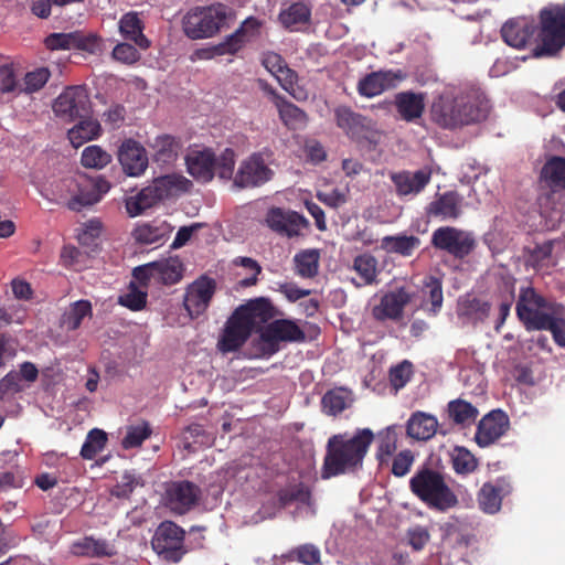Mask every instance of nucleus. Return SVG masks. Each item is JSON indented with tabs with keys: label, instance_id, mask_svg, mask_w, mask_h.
<instances>
[{
	"label": "nucleus",
	"instance_id": "54",
	"mask_svg": "<svg viewBox=\"0 0 565 565\" xmlns=\"http://www.w3.org/2000/svg\"><path fill=\"white\" fill-rule=\"evenodd\" d=\"M147 290H141L135 281H130L126 294L119 296L118 302L132 310L139 311L147 305Z\"/></svg>",
	"mask_w": 565,
	"mask_h": 565
},
{
	"label": "nucleus",
	"instance_id": "17",
	"mask_svg": "<svg viewBox=\"0 0 565 565\" xmlns=\"http://www.w3.org/2000/svg\"><path fill=\"white\" fill-rule=\"evenodd\" d=\"M252 332V324L235 309L225 323L217 348L223 353L237 351L245 344Z\"/></svg>",
	"mask_w": 565,
	"mask_h": 565
},
{
	"label": "nucleus",
	"instance_id": "3",
	"mask_svg": "<svg viewBox=\"0 0 565 565\" xmlns=\"http://www.w3.org/2000/svg\"><path fill=\"white\" fill-rule=\"evenodd\" d=\"M412 493L429 509L446 512L458 504V497L440 471L423 466L409 479Z\"/></svg>",
	"mask_w": 565,
	"mask_h": 565
},
{
	"label": "nucleus",
	"instance_id": "18",
	"mask_svg": "<svg viewBox=\"0 0 565 565\" xmlns=\"http://www.w3.org/2000/svg\"><path fill=\"white\" fill-rule=\"evenodd\" d=\"M201 494L200 487L191 481H172L166 489L167 505L173 512L184 514L198 504Z\"/></svg>",
	"mask_w": 565,
	"mask_h": 565
},
{
	"label": "nucleus",
	"instance_id": "31",
	"mask_svg": "<svg viewBox=\"0 0 565 565\" xmlns=\"http://www.w3.org/2000/svg\"><path fill=\"white\" fill-rule=\"evenodd\" d=\"M118 28L125 40L134 42L141 50L150 47V41L143 34L145 24L137 12L125 13L119 20Z\"/></svg>",
	"mask_w": 565,
	"mask_h": 565
},
{
	"label": "nucleus",
	"instance_id": "57",
	"mask_svg": "<svg viewBox=\"0 0 565 565\" xmlns=\"http://www.w3.org/2000/svg\"><path fill=\"white\" fill-rule=\"evenodd\" d=\"M152 430L148 423H142L141 425L130 426L127 428L126 436L121 441V446L125 449L137 448L142 445V443L150 437Z\"/></svg>",
	"mask_w": 565,
	"mask_h": 565
},
{
	"label": "nucleus",
	"instance_id": "58",
	"mask_svg": "<svg viewBox=\"0 0 565 565\" xmlns=\"http://www.w3.org/2000/svg\"><path fill=\"white\" fill-rule=\"evenodd\" d=\"M235 157V151L232 148L224 149L218 158L215 156V174H217L218 178L223 180L233 178Z\"/></svg>",
	"mask_w": 565,
	"mask_h": 565
},
{
	"label": "nucleus",
	"instance_id": "13",
	"mask_svg": "<svg viewBox=\"0 0 565 565\" xmlns=\"http://www.w3.org/2000/svg\"><path fill=\"white\" fill-rule=\"evenodd\" d=\"M184 536L185 531L174 522H162L153 536L152 547L164 559L178 563L185 553L183 548Z\"/></svg>",
	"mask_w": 565,
	"mask_h": 565
},
{
	"label": "nucleus",
	"instance_id": "1",
	"mask_svg": "<svg viewBox=\"0 0 565 565\" xmlns=\"http://www.w3.org/2000/svg\"><path fill=\"white\" fill-rule=\"evenodd\" d=\"M489 102L477 90L445 89L434 97L430 118L443 129L455 130L484 120Z\"/></svg>",
	"mask_w": 565,
	"mask_h": 565
},
{
	"label": "nucleus",
	"instance_id": "11",
	"mask_svg": "<svg viewBox=\"0 0 565 565\" xmlns=\"http://www.w3.org/2000/svg\"><path fill=\"white\" fill-rule=\"evenodd\" d=\"M265 152H254L244 159L233 178V184L238 189L258 188L270 181L274 171L267 162Z\"/></svg>",
	"mask_w": 565,
	"mask_h": 565
},
{
	"label": "nucleus",
	"instance_id": "49",
	"mask_svg": "<svg viewBox=\"0 0 565 565\" xmlns=\"http://www.w3.org/2000/svg\"><path fill=\"white\" fill-rule=\"evenodd\" d=\"M348 392L343 388L328 391L321 399L322 411L331 416H337L348 407Z\"/></svg>",
	"mask_w": 565,
	"mask_h": 565
},
{
	"label": "nucleus",
	"instance_id": "20",
	"mask_svg": "<svg viewBox=\"0 0 565 565\" xmlns=\"http://www.w3.org/2000/svg\"><path fill=\"white\" fill-rule=\"evenodd\" d=\"M214 279L202 276L194 280L185 290L183 305L192 318L201 316L209 308L215 294Z\"/></svg>",
	"mask_w": 565,
	"mask_h": 565
},
{
	"label": "nucleus",
	"instance_id": "35",
	"mask_svg": "<svg viewBox=\"0 0 565 565\" xmlns=\"http://www.w3.org/2000/svg\"><path fill=\"white\" fill-rule=\"evenodd\" d=\"M153 263L156 284L171 286L178 284L184 273V265L179 257L162 258Z\"/></svg>",
	"mask_w": 565,
	"mask_h": 565
},
{
	"label": "nucleus",
	"instance_id": "38",
	"mask_svg": "<svg viewBox=\"0 0 565 565\" xmlns=\"http://www.w3.org/2000/svg\"><path fill=\"white\" fill-rule=\"evenodd\" d=\"M151 147L154 151L153 160L157 163L171 164L178 159L182 143L171 135H161L156 137Z\"/></svg>",
	"mask_w": 565,
	"mask_h": 565
},
{
	"label": "nucleus",
	"instance_id": "30",
	"mask_svg": "<svg viewBox=\"0 0 565 565\" xmlns=\"http://www.w3.org/2000/svg\"><path fill=\"white\" fill-rule=\"evenodd\" d=\"M535 25L525 19L510 20L501 29L503 41L515 49H523L533 38Z\"/></svg>",
	"mask_w": 565,
	"mask_h": 565
},
{
	"label": "nucleus",
	"instance_id": "24",
	"mask_svg": "<svg viewBox=\"0 0 565 565\" xmlns=\"http://www.w3.org/2000/svg\"><path fill=\"white\" fill-rule=\"evenodd\" d=\"M118 160L124 172L129 177H139L148 168V156L142 145L134 139H126L119 150Z\"/></svg>",
	"mask_w": 565,
	"mask_h": 565
},
{
	"label": "nucleus",
	"instance_id": "32",
	"mask_svg": "<svg viewBox=\"0 0 565 565\" xmlns=\"http://www.w3.org/2000/svg\"><path fill=\"white\" fill-rule=\"evenodd\" d=\"M236 310L247 319L254 330L257 323H269L275 317V308L269 299L257 298L242 305Z\"/></svg>",
	"mask_w": 565,
	"mask_h": 565
},
{
	"label": "nucleus",
	"instance_id": "28",
	"mask_svg": "<svg viewBox=\"0 0 565 565\" xmlns=\"http://www.w3.org/2000/svg\"><path fill=\"white\" fill-rule=\"evenodd\" d=\"M438 426L436 416L416 411L406 422V435L416 441H428L437 434Z\"/></svg>",
	"mask_w": 565,
	"mask_h": 565
},
{
	"label": "nucleus",
	"instance_id": "40",
	"mask_svg": "<svg viewBox=\"0 0 565 565\" xmlns=\"http://www.w3.org/2000/svg\"><path fill=\"white\" fill-rule=\"evenodd\" d=\"M420 239L415 235H387L381 239V248L390 254L409 257L419 247Z\"/></svg>",
	"mask_w": 565,
	"mask_h": 565
},
{
	"label": "nucleus",
	"instance_id": "21",
	"mask_svg": "<svg viewBox=\"0 0 565 565\" xmlns=\"http://www.w3.org/2000/svg\"><path fill=\"white\" fill-rule=\"evenodd\" d=\"M509 425V417L503 411H491L479 422L475 440L478 446L488 447L505 434Z\"/></svg>",
	"mask_w": 565,
	"mask_h": 565
},
{
	"label": "nucleus",
	"instance_id": "44",
	"mask_svg": "<svg viewBox=\"0 0 565 565\" xmlns=\"http://www.w3.org/2000/svg\"><path fill=\"white\" fill-rule=\"evenodd\" d=\"M277 499L281 508L290 505L294 502L310 505L312 500L311 490L302 482L279 489L277 491Z\"/></svg>",
	"mask_w": 565,
	"mask_h": 565
},
{
	"label": "nucleus",
	"instance_id": "56",
	"mask_svg": "<svg viewBox=\"0 0 565 565\" xmlns=\"http://www.w3.org/2000/svg\"><path fill=\"white\" fill-rule=\"evenodd\" d=\"M289 558L303 565H317L320 564L321 553L316 545L306 543L292 548Z\"/></svg>",
	"mask_w": 565,
	"mask_h": 565
},
{
	"label": "nucleus",
	"instance_id": "39",
	"mask_svg": "<svg viewBox=\"0 0 565 565\" xmlns=\"http://www.w3.org/2000/svg\"><path fill=\"white\" fill-rule=\"evenodd\" d=\"M377 265V259L373 255L369 253L358 255L353 259V269L359 275L360 281L352 279V282L359 288L376 285L379 282L377 275L380 273Z\"/></svg>",
	"mask_w": 565,
	"mask_h": 565
},
{
	"label": "nucleus",
	"instance_id": "15",
	"mask_svg": "<svg viewBox=\"0 0 565 565\" xmlns=\"http://www.w3.org/2000/svg\"><path fill=\"white\" fill-rule=\"evenodd\" d=\"M266 225L276 234L295 238L309 227V221L300 213L281 207H270L265 217Z\"/></svg>",
	"mask_w": 565,
	"mask_h": 565
},
{
	"label": "nucleus",
	"instance_id": "43",
	"mask_svg": "<svg viewBox=\"0 0 565 565\" xmlns=\"http://www.w3.org/2000/svg\"><path fill=\"white\" fill-rule=\"evenodd\" d=\"M172 227L167 222H152L139 225L134 231V237L142 244H156L164 241Z\"/></svg>",
	"mask_w": 565,
	"mask_h": 565
},
{
	"label": "nucleus",
	"instance_id": "23",
	"mask_svg": "<svg viewBox=\"0 0 565 565\" xmlns=\"http://www.w3.org/2000/svg\"><path fill=\"white\" fill-rule=\"evenodd\" d=\"M411 295L405 288L384 294L380 302L372 308V316L376 321L384 322L386 320H399L403 316L404 308L409 303Z\"/></svg>",
	"mask_w": 565,
	"mask_h": 565
},
{
	"label": "nucleus",
	"instance_id": "9",
	"mask_svg": "<svg viewBox=\"0 0 565 565\" xmlns=\"http://www.w3.org/2000/svg\"><path fill=\"white\" fill-rule=\"evenodd\" d=\"M430 244L434 248L443 250L456 259L469 256L477 246L473 235L454 226H440L431 234Z\"/></svg>",
	"mask_w": 565,
	"mask_h": 565
},
{
	"label": "nucleus",
	"instance_id": "61",
	"mask_svg": "<svg viewBox=\"0 0 565 565\" xmlns=\"http://www.w3.org/2000/svg\"><path fill=\"white\" fill-rule=\"evenodd\" d=\"M51 72L47 67H39L32 72H28L24 76V90L34 93L40 90L50 79Z\"/></svg>",
	"mask_w": 565,
	"mask_h": 565
},
{
	"label": "nucleus",
	"instance_id": "27",
	"mask_svg": "<svg viewBox=\"0 0 565 565\" xmlns=\"http://www.w3.org/2000/svg\"><path fill=\"white\" fill-rule=\"evenodd\" d=\"M511 491L512 486L505 478H499L494 482H486L478 493L480 509L490 514L498 512L503 497L510 494Z\"/></svg>",
	"mask_w": 565,
	"mask_h": 565
},
{
	"label": "nucleus",
	"instance_id": "19",
	"mask_svg": "<svg viewBox=\"0 0 565 565\" xmlns=\"http://www.w3.org/2000/svg\"><path fill=\"white\" fill-rule=\"evenodd\" d=\"M405 78L406 73L402 70L371 72L359 81L356 89L361 96L372 98L395 88Z\"/></svg>",
	"mask_w": 565,
	"mask_h": 565
},
{
	"label": "nucleus",
	"instance_id": "14",
	"mask_svg": "<svg viewBox=\"0 0 565 565\" xmlns=\"http://www.w3.org/2000/svg\"><path fill=\"white\" fill-rule=\"evenodd\" d=\"M44 45L50 51L81 50L90 54H97L103 50V40L96 34L74 31L70 33H51L44 39Z\"/></svg>",
	"mask_w": 565,
	"mask_h": 565
},
{
	"label": "nucleus",
	"instance_id": "36",
	"mask_svg": "<svg viewBox=\"0 0 565 565\" xmlns=\"http://www.w3.org/2000/svg\"><path fill=\"white\" fill-rule=\"evenodd\" d=\"M275 96V105L278 109L279 118L289 129H299L308 122L307 114L297 105L287 100L285 97L277 95L275 90H270Z\"/></svg>",
	"mask_w": 565,
	"mask_h": 565
},
{
	"label": "nucleus",
	"instance_id": "52",
	"mask_svg": "<svg viewBox=\"0 0 565 565\" xmlns=\"http://www.w3.org/2000/svg\"><path fill=\"white\" fill-rule=\"evenodd\" d=\"M81 162L85 168L103 169L111 162V154L100 146L93 145L83 150Z\"/></svg>",
	"mask_w": 565,
	"mask_h": 565
},
{
	"label": "nucleus",
	"instance_id": "6",
	"mask_svg": "<svg viewBox=\"0 0 565 565\" xmlns=\"http://www.w3.org/2000/svg\"><path fill=\"white\" fill-rule=\"evenodd\" d=\"M226 19L227 9L223 4L196 7L183 17L182 29L191 40L207 39L221 31Z\"/></svg>",
	"mask_w": 565,
	"mask_h": 565
},
{
	"label": "nucleus",
	"instance_id": "63",
	"mask_svg": "<svg viewBox=\"0 0 565 565\" xmlns=\"http://www.w3.org/2000/svg\"><path fill=\"white\" fill-rule=\"evenodd\" d=\"M407 544L415 552L423 551L427 543L430 541V533L427 527L423 525H415L406 532Z\"/></svg>",
	"mask_w": 565,
	"mask_h": 565
},
{
	"label": "nucleus",
	"instance_id": "47",
	"mask_svg": "<svg viewBox=\"0 0 565 565\" xmlns=\"http://www.w3.org/2000/svg\"><path fill=\"white\" fill-rule=\"evenodd\" d=\"M459 307L461 315L475 322H483L491 310L489 301L476 297L462 300Z\"/></svg>",
	"mask_w": 565,
	"mask_h": 565
},
{
	"label": "nucleus",
	"instance_id": "50",
	"mask_svg": "<svg viewBox=\"0 0 565 565\" xmlns=\"http://www.w3.org/2000/svg\"><path fill=\"white\" fill-rule=\"evenodd\" d=\"M297 274L303 278H312L318 274L319 253L315 249L302 250L295 256Z\"/></svg>",
	"mask_w": 565,
	"mask_h": 565
},
{
	"label": "nucleus",
	"instance_id": "45",
	"mask_svg": "<svg viewBox=\"0 0 565 565\" xmlns=\"http://www.w3.org/2000/svg\"><path fill=\"white\" fill-rule=\"evenodd\" d=\"M379 446L376 450V459L380 466L388 463L390 458L397 449L398 435L395 426H388L377 434Z\"/></svg>",
	"mask_w": 565,
	"mask_h": 565
},
{
	"label": "nucleus",
	"instance_id": "33",
	"mask_svg": "<svg viewBox=\"0 0 565 565\" xmlns=\"http://www.w3.org/2000/svg\"><path fill=\"white\" fill-rule=\"evenodd\" d=\"M540 182L552 192L565 190V158H550L541 170Z\"/></svg>",
	"mask_w": 565,
	"mask_h": 565
},
{
	"label": "nucleus",
	"instance_id": "62",
	"mask_svg": "<svg viewBox=\"0 0 565 565\" xmlns=\"http://www.w3.org/2000/svg\"><path fill=\"white\" fill-rule=\"evenodd\" d=\"M415 461V455L411 449H404L399 451L392 460L391 472L395 477H404L409 471Z\"/></svg>",
	"mask_w": 565,
	"mask_h": 565
},
{
	"label": "nucleus",
	"instance_id": "25",
	"mask_svg": "<svg viewBox=\"0 0 565 565\" xmlns=\"http://www.w3.org/2000/svg\"><path fill=\"white\" fill-rule=\"evenodd\" d=\"M430 169H420L415 172L404 170L391 174V181L399 196L419 194L430 182Z\"/></svg>",
	"mask_w": 565,
	"mask_h": 565
},
{
	"label": "nucleus",
	"instance_id": "10",
	"mask_svg": "<svg viewBox=\"0 0 565 565\" xmlns=\"http://www.w3.org/2000/svg\"><path fill=\"white\" fill-rule=\"evenodd\" d=\"M53 111L66 121L87 117L92 111L87 88L84 85L66 87L54 100Z\"/></svg>",
	"mask_w": 565,
	"mask_h": 565
},
{
	"label": "nucleus",
	"instance_id": "8",
	"mask_svg": "<svg viewBox=\"0 0 565 565\" xmlns=\"http://www.w3.org/2000/svg\"><path fill=\"white\" fill-rule=\"evenodd\" d=\"M259 341L265 354L273 355L280 349V343H301L306 341L305 331L295 320L276 319L260 331Z\"/></svg>",
	"mask_w": 565,
	"mask_h": 565
},
{
	"label": "nucleus",
	"instance_id": "29",
	"mask_svg": "<svg viewBox=\"0 0 565 565\" xmlns=\"http://www.w3.org/2000/svg\"><path fill=\"white\" fill-rule=\"evenodd\" d=\"M425 99V93L406 90L395 95L394 105L403 120L413 122L423 116L426 105Z\"/></svg>",
	"mask_w": 565,
	"mask_h": 565
},
{
	"label": "nucleus",
	"instance_id": "12",
	"mask_svg": "<svg viewBox=\"0 0 565 565\" xmlns=\"http://www.w3.org/2000/svg\"><path fill=\"white\" fill-rule=\"evenodd\" d=\"M334 119L340 128L351 140L362 143L372 142L375 136V122L359 113L352 110L349 106H338L334 109Z\"/></svg>",
	"mask_w": 565,
	"mask_h": 565
},
{
	"label": "nucleus",
	"instance_id": "22",
	"mask_svg": "<svg viewBox=\"0 0 565 565\" xmlns=\"http://www.w3.org/2000/svg\"><path fill=\"white\" fill-rule=\"evenodd\" d=\"M462 203L463 198L457 191L436 193L426 206V215L440 221H455L462 214Z\"/></svg>",
	"mask_w": 565,
	"mask_h": 565
},
{
	"label": "nucleus",
	"instance_id": "60",
	"mask_svg": "<svg viewBox=\"0 0 565 565\" xmlns=\"http://www.w3.org/2000/svg\"><path fill=\"white\" fill-rule=\"evenodd\" d=\"M182 440L184 448L193 451L195 447L193 445H205L207 444V435L200 424L189 425L182 433Z\"/></svg>",
	"mask_w": 565,
	"mask_h": 565
},
{
	"label": "nucleus",
	"instance_id": "34",
	"mask_svg": "<svg viewBox=\"0 0 565 565\" xmlns=\"http://www.w3.org/2000/svg\"><path fill=\"white\" fill-rule=\"evenodd\" d=\"M311 8L303 1L290 3L278 14L279 23L289 31L299 30V25L310 23Z\"/></svg>",
	"mask_w": 565,
	"mask_h": 565
},
{
	"label": "nucleus",
	"instance_id": "5",
	"mask_svg": "<svg viewBox=\"0 0 565 565\" xmlns=\"http://www.w3.org/2000/svg\"><path fill=\"white\" fill-rule=\"evenodd\" d=\"M540 43L533 49L535 57L553 56L565 47V8L553 6L540 11Z\"/></svg>",
	"mask_w": 565,
	"mask_h": 565
},
{
	"label": "nucleus",
	"instance_id": "59",
	"mask_svg": "<svg viewBox=\"0 0 565 565\" xmlns=\"http://www.w3.org/2000/svg\"><path fill=\"white\" fill-rule=\"evenodd\" d=\"M142 486L143 482L140 477L125 472L120 481L113 488L111 494L119 499H128L137 487Z\"/></svg>",
	"mask_w": 565,
	"mask_h": 565
},
{
	"label": "nucleus",
	"instance_id": "16",
	"mask_svg": "<svg viewBox=\"0 0 565 565\" xmlns=\"http://www.w3.org/2000/svg\"><path fill=\"white\" fill-rule=\"evenodd\" d=\"M76 185V194L67 202V207L75 212H81L83 207L99 202L111 186L110 182L102 175L95 178L81 177Z\"/></svg>",
	"mask_w": 565,
	"mask_h": 565
},
{
	"label": "nucleus",
	"instance_id": "26",
	"mask_svg": "<svg viewBox=\"0 0 565 565\" xmlns=\"http://www.w3.org/2000/svg\"><path fill=\"white\" fill-rule=\"evenodd\" d=\"M188 172L199 182L207 183L215 175V153L212 149L192 150L185 158Z\"/></svg>",
	"mask_w": 565,
	"mask_h": 565
},
{
	"label": "nucleus",
	"instance_id": "64",
	"mask_svg": "<svg viewBox=\"0 0 565 565\" xmlns=\"http://www.w3.org/2000/svg\"><path fill=\"white\" fill-rule=\"evenodd\" d=\"M111 56L114 60L128 65H132L140 60L138 50L127 42L118 43L114 47Z\"/></svg>",
	"mask_w": 565,
	"mask_h": 565
},
{
	"label": "nucleus",
	"instance_id": "51",
	"mask_svg": "<svg viewBox=\"0 0 565 565\" xmlns=\"http://www.w3.org/2000/svg\"><path fill=\"white\" fill-rule=\"evenodd\" d=\"M452 469L458 475H468L478 468V460L465 447H455L451 452Z\"/></svg>",
	"mask_w": 565,
	"mask_h": 565
},
{
	"label": "nucleus",
	"instance_id": "2",
	"mask_svg": "<svg viewBox=\"0 0 565 565\" xmlns=\"http://www.w3.org/2000/svg\"><path fill=\"white\" fill-rule=\"evenodd\" d=\"M373 440L374 433L370 428L358 429L352 437H348L347 434L330 437L321 478L330 479L360 469Z\"/></svg>",
	"mask_w": 565,
	"mask_h": 565
},
{
	"label": "nucleus",
	"instance_id": "42",
	"mask_svg": "<svg viewBox=\"0 0 565 565\" xmlns=\"http://www.w3.org/2000/svg\"><path fill=\"white\" fill-rule=\"evenodd\" d=\"M447 413L449 419L461 427L472 425L479 416L478 408L461 398L450 401L447 405Z\"/></svg>",
	"mask_w": 565,
	"mask_h": 565
},
{
	"label": "nucleus",
	"instance_id": "48",
	"mask_svg": "<svg viewBox=\"0 0 565 565\" xmlns=\"http://www.w3.org/2000/svg\"><path fill=\"white\" fill-rule=\"evenodd\" d=\"M108 437L107 434L99 429L93 428L88 431L86 439L81 448V456L83 459L93 460L106 447Z\"/></svg>",
	"mask_w": 565,
	"mask_h": 565
},
{
	"label": "nucleus",
	"instance_id": "53",
	"mask_svg": "<svg viewBox=\"0 0 565 565\" xmlns=\"http://www.w3.org/2000/svg\"><path fill=\"white\" fill-rule=\"evenodd\" d=\"M233 265L242 267L246 274V277L238 281L239 287L247 288L257 284L258 276L262 274V266L257 260L250 257L238 256L234 258Z\"/></svg>",
	"mask_w": 565,
	"mask_h": 565
},
{
	"label": "nucleus",
	"instance_id": "46",
	"mask_svg": "<svg viewBox=\"0 0 565 565\" xmlns=\"http://www.w3.org/2000/svg\"><path fill=\"white\" fill-rule=\"evenodd\" d=\"M74 553L88 557L111 556L113 550L106 540L87 536L73 545Z\"/></svg>",
	"mask_w": 565,
	"mask_h": 565
},
{
	"label": "nucleus",
	"instance_id": "7",
	"mask_svg": "<svg viewBox=\"0 0 565 565\" xmlns=\"http://www.w3.org/2000/svg\"><path fill=\"white\" fill-rule=\"evenodd\" d=\"M548 301L534 288H522L516 301L515 311L526 330H544L551 323L553 313Z\"/></svg>",
	"mask_w": 565,
	"mask_h": 565
},
{
	"label": "nucleus",
	"instance_id": "41",
	"mask_svg": "<svg viewBox=\"0 0 565 565\" xmlns=\"http://www.w3.org/2000/svg\"><path fill=\"white\" fill-rule=\"evenodd\" d=\"M93 308L89 300L81 299L75 302H72L63 312L60 323L62 328H65L67 331H74L78 329L82 324V321L92 317Z\"/></svg>",
	"mask_w": 565,
	"mask_h": 565
},
{
	"label": "nucleus",
	"instance_id": "55",
	"mask_svg": "<svg viewBox=\"0 0 565 565\" xmlns=\"http://www.w3.org/2000/svg\"><path fill=\"white\" fill-rule=\"evenodd\" d=\"M499 317L495 329L499 330L510 315L511 307L515 300L514 285L504 284L498 294Z\"/></svg>",
	"mask_w": 565,
	"mask_h": 565
},
{
	"label": "nucleus",
	"instance_id": "4",
	"mask_svg": "<svg viewBox=\"0 0 565 565\" xmlns=\"http://www.w3.org/2000/svg\"><path fill=\"white\" fill-rule=\"evenodd\" d=\"M192 186V181L179 173L154 178L149 185L141 189L136 195L126 199V211L130 217L138 216L164 200L178 198L189 192Z\"/></svg>",
	"mask_w": 565,
	"mask_h": 565
},
{
	"label": "nucleus",
	"instance_id": "37",
	"mask_svg": "<svg viewBox=\"0 0 565 565\" xmlns=\"http://www.w3.org/2000/svg\"><path fill=\"white\" fill-rule=\"evenodd\" d=\"M78 122L68 130L67 137L73 147L78 148L85 142L96 139L102 134V126L96 118L89 115L77 118Z\"/></svg>",
	"mask_w": 565,
	"mask_h": 565
}]
</instances>
